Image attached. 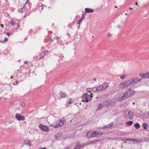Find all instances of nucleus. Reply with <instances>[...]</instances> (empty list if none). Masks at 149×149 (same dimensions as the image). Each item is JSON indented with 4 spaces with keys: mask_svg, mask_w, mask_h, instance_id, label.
Here are the masks:
<instances>
[{
    "mask_svg": "<svg viewBox=\"0 0 149 149\" xmlns=\"http://www.w3.org/2000/svg\"><path fill=\"white\" fill-rule=\"evenodd\" d=\"M67 103L68 104H71L72 103V99H70L67 100Z\"/></svg>",
    "mask_w": 149,
    "mask_h": 149,
    "instance_id": "nucleus-30",
    "label": "nucleus"
},
{
    "mask_svg": "<svg viewBox=\"0 0 149 149\" xmlns=\"http://www.w3.org/2000/svg\"><path fill=\"white\" fill-rule=\"evenodd\" d=\"M103 133L102 132H97V131H90L87 132L86 136L88 138H91L95 136H101Z\"/></svg>",
    "mask_w": 149,
    "mask_h": 149,
    "instance_id": "nucleus-2",
    "label": "nucleus"
},
{
    "mask_svg": "<svg viewBox=\"0 0 149 149\" xmlns=\"http://www.w3.org/2000/svg\"><path fill=\"white\" fill-rule=\"evenodd\" d=\"M113 123H111L110 124H108L104 126L102 128V129L109 128L111 127L113 125Z\"/></svg>",
    "mask_w": 149,
    "mask_h": 149,
    "instance_id": "nucleus-13",
    "label": "nucleus"
},
{
    "mask_svg": "<svg viewBox=\"0 0 149 149\" xmlns=\"http://www.w3.org/2000/svg\"><path fill=\"white\" fill-rule=\"evenodd\" d=\"M59 95L60 96V97L61 98H65L67 96L65 92L63 91H61L60 92Z\"/></svg>",
    "mask_w": 149,
    "mask_h": 149,
    "instance_id": "nucleus-12",
    "label": "nucleus"
},
{
    "mask_svg": "<svg viewBox=\"0 0 149 149\" xmlns=\"http://www.w3.org/2000/svg\"><path fill=\"white\" fill-rule=\"evenodd\" d=\"M64 122L63 120H60L55 122L50 126L55 128H58L63 126L64 124Z\"/></svg>",
    "mask_w": 149,
    "mask_h": 149,
    "instance_id": "nucleus-3",
    "label": "nucleus"
},
{
    "mask_svg": "<svg viewBox=\"0 0 149 149\" xmlns=\"http://www.w3.org/2000/svg\"><path fill=\"white\" fill-rule=\"evenodd\" d=\"M104 107V103L100 104L98 107L97 109L99 110L101 109L102 107Z\"/></svg>",
    "mask_w": 149,
    "mask_h": 149,
    "instance_id": "nucleus-24",
    "label": "nucleus"
},
{
    "mask_svg": "<svg viewBox=\"0 0 149 149\" xmlns=\"http://www.w3.org/2000/svg\"><path fill=\"white\" fill-rule=\"evenodd\" d=\"M133 123V122L132 121H129L128 122L126 123V124L127 125H132Z\"/></svg>",
    "mask_w": 149,
    "mask_h": 149,
    "instance_id": "nucleus-28",
    "label": "nucleus"
},
{
    "mask_svg": "<svg viewBox=\"0 0 149 149\" xmlns=\"http://www.w3.org/2000/svg\"><path fill=\"white\" fill-rule=\"evenodd\" d=\"M59 57L61 60H63L64 58V56L62 54H60L59 55Z\"/></svg>",
    "mask_w": 149,
    "mask_h": 149,
    "instance_id": "nucleus-29",
    "label": "nucleus"
},
{
    "mask_svg": "<svg viewBox=\"0 0 149 149\" xmlns=\"http://www.w3.org/2000/svg\"><path fill=\"white\" fill-rule=\"evenodd\" d=\"M135 93L134 91L131 88L126 91L121 97V100H123L133 96Z\"/></svg>",
    "mask_w": 149,
    "mask_h": 149,
    "instance_id": "nucleus-1",
    "label": "nucleus"
},
{
    "mask_svg": "<svg viewBox=\"0 0 149 149\" xmlns=\"http://www.w3.org/2000/svg\"><path fill=\"white\" fill-rule=\"evenodd\" d=\"M115 7L116 8H117V7L116 6H115Z\"/></svg>",
    "mask_w": 149,
    "mask_h": 149,
    "instance_id": "nucleus-53",
    "label": "nucleus"
},
{
    "mask_svg": "<svg viewBox=\"0 0 149 149\" xmlns=\"http://www.w3.org/2000/svg\"><path fill=\"white\" fill-rule=\"evenodd\" d=\"M65 149H69V148L67 146L65 148Z\"/></svg>",
    "mask_w": 149,
    "mask_h": 149,
    "instance_id": "nucleus-42",
    "label": "nucleus"
},
{
    "mask_svg": "<svg viewBox=\"0 0 149 149\" xmlns=\"http://www.w3.org/2000/svg\"><path fill=\"white\" fill-rule=\"evenodd\" d=\"M6 34L9 36H10V33H7Z\"/></svg>",
    "mask_w": 149,
    "mask_h": 149,
    "instance_id": "nucleus-43",
    "label": "nucleus"
},
{
    "mask_svg": "<svg viewBox=\"0 0 149 149\" xmlns=\"http://www.w3.org/2000/svg\"><path fill=\"white\" fill-rule=\"evenodd\" d=\"M29 2V0H27L26 1V3L25 4V5H26V4L27 3H28Z\"/></svg>",
    "mask_w": 149,
    "mask_h": 149,
    "instance_id": "nucleus-41",
    "label": "nucleus"
},
{
    "mask_svg": "<svg viewBox=\"0 0 149 149\" xmlns=\"http://www.w3.org/2000/svg\"><path fill=\"white\" fill-rule=\"evenodd\" d=\"M148 116H149V113H148Z\"/></svg>",
    "mask_w": 149,
    "mask_h": 149,
    "instance_id": "nucleus-52",
    "label": "nucleus"
},
{
    "mask_svg": "<svg viewBox=\"0 0 149 149\" xmlns=\"http://www.w3.org/2000/svg\"><path fill=\"white\" fill-rule=\"evenodd\" d=\"M111 36V35L109 33H108L107 34V36L108 37H110Z\"/></svg>",
    "mask_w": 149,
    "mask_h": 149,
    "instance_id": "nucleus-39",
    "label": "nucleus"
},
{
    "mask_svg": "<svg viewBox=\"0 0 149 149\" xmlns=\"http://www.w3.org/2000/svg\"><path fill=\"white\" fill-rule=\"evenodd\" d=\"M39 128L43 131L47 132L49 130V127L48 126L40 124L39 125Z\"/></svg>",
    "mask_w": 149,
    "mask_h": 149,
    "instance_id": "nucleus-8",
    "label": "nucleus"
},
{
    "mask_svg": "<svg viewBox=\"0 0 149 149\" xmlns=\"http://www.w3.org/2000/svg\"><path fill=\"white\" fill-rule=\"evenodd\" d=\"M126 141H133L134 143L135 141H136V143H139L140 142V141L139 140H134V139H126Z\"/></svg>",
    "mask_w": 149,
    "mask_h": 149,
    "instance_id": "nucleus-16",
    "label": "nucleus"
},
{
    "mask_svg": "<svg viewBox=\"0 0 149 149\" xmlns=\"http://www.w3.org/2000/svg\"><path fill=\"white\" fill-rule=\"evenodd\" d=\"M142 79L138 78H134L130 79L128 80L130 85H133L136 83H137L139 81H141Z\"/></svg>",
    "mask_w": 149,
    "mask_h": 149,
    "instance_id": "nucleus-7",
    "label": "nucleus"
},
{
    "mask_svg": "<svg viewBox=\"0 0 149 149\" xmlns=\"http://www.w3.org/2000/svg\"><path fill=\"white\" fill-rule=\"evenodd\" d=\"M103 103L104 105V107L106 106L107 107H108L110 105V103L109 101H107L106 102H104Z\"/></svg>",
    "mask_w": 149,
    "mask_h": 149,
    "instance_id": "nucleus-23",
    "label": "nucleus"
},
{
    "mask_svg": "<svg viewBox=\"0 0 149 149\" xmlns=\"http://www.w3.org/2000/svg\"><path fill=\"white\" fill-rule=\"evenodd\" d=\"M97 88L96 89V90L97 91H99L102 90H103L101 85H100L99 86H97Z\"/></svg>",
    "mask_w": 149,
    "mask_h": 149,
    "instance_id": "nucleus-27",
    "label": "nucleus"
},
{
    "mask_svg": "<svg viewBox=\"0 0 149 149\" xmlns=\"http://www.w3.org/2000/svg\"><path fill=\"white\" fill-rule=\"evenodd\" d=\"M1 97H0V100H1Z\"/></svg>",
    "mask_w": 149,
    "mask_h": 149,
    "instance_id": "nucleus-54",
    "label": "nucleus"
},
{
    "mask_svg": "<svg viewBox=\"0 0 149 149\" xmlns=\"http://www.w3.org/2000/svg\"><path fill=\"white\" fill-rule=\"evenodd\" d=\"M125 116L127 119L131 120L133 117L134 113L132 111L127 110L125 112Z\"/></svg>",
    "mask_w": 149,
    "mask_h": 149,
    "instance_id": "nucleus-6",
    "label": "nucleus"
},
{
    "mask_svg": "<svg viewBox=\"0 0 149 149\" xmlns=\"http://www.w3.org/2000/svg\"><path fill=\"white\" fill-rule=\"evenodd\" d=\"M78 37V35H76L75 36V40H76V39Z\"/></svg>",
    "mask_w": 149,
    "mask_h": 149,
    "instance_id": "nucleus-36",
    "label": "nucleus"
},
{
    "mask_svg": "<svg viewBox=\"0 0 149 149\" xmlns=\"http://www.w3.org/2000/svg\"><path fill=\"white\" fill-rule=\"evenodd\" d=\"M57 43L58 45H59L62 47L64 45V44L62 43V42L61 40L57 41Z\"/></svg>",
    "mask_w": 149,
    "mask_h": 149,
    "instance_id": "nucleus-22",
    "label": "nucleus"
},
{
    "mask_svg": "<svg viewBox=\"0 0 149 149\" xmlns=\"http://www.w3.org/2000/svg\"><path fill=\"white\" fill-rule=\"evenodd\" d=\"M19 105L21 106L22 108L24 107L25 106V104L23 102L20 103L19 104Z\"/></svg>",
    "mask_w": 149,
    "mask_h": 149,
    "instance_id": "nucleus-31",
    "label": "nucleus"
},
{
    "mask_svg": "<svg viewBox=\"0 0 149 149\" xmlns=\"http://www.w3.org/2000/svg\"><path fill=\"white\" fill-rule=\"evenodd\" d=\"M16 24V23L14 21V20H12V21L10 22V24L12 26H14Z\"/></svg>",
    "mask_w": 149,
    "mask_h": 149,
    "instance_id": "nucleus-32",
    "label": "nucleus"
},
{
    "mask_svg": "<svg viewBox=\"0 0 149 149\" xmlns=\"http://www.w3.org/2000/svg\"><path fill=\"white\" fill-rule=\"evenodd\" d=\"M1 26L3 28V25L2 24L1 25Z\"/></svg>",
    "mask_w": 149,
    "mask_h": 149,
    "instance_id": "nucleus-45",
    "label": "nucleus"
},
{
    "mask_svg": "<svg viewBox=\"0 0 149 149\" xmlns=\"http://www.w3.org/2000/svg\"><path fill=\"white\" fill-rule=\"evenodd\" d=\"M126 77L125 75H122L120 77V78L121 79H123Z\"/></svg>",
    "mask_w": 149,
    "mask_h": 149,
    "instance_id": "nucleus-34",
    "label": "nucleus"
},
{
    "mask_svg": "<svg viewBox=\"0 0 149 149\" xmlns=\"http://www.w3.org/2000/svg\"><path fill=\"white\" fill-rule=\"evenodd\" d=\"M26 63H27V61H25L24 63L25 64H26Z\"/></svg>",
    "mask_w": 149,
    "mask_h": 149,
    "instance_id": "nucleus-49",
    "label": "nucleus"
},
{
    "mask_svg": "<svg viewBox=\"0 0 149 149\" xmlns=\"http://www.w3.org/2000/svg\"><path fill=\"white\" fill-rule=\"evenodd\" d=\"M93 80L94 81H95L96 80V78H94L93 79Z\"/></svg>",
    "mask_w": 149,
    "mask_h": 149,
    "instance_id": "nucleus-44",
    "label": "nucleus"
},
{
    "mask_svg": "<svg viewBox=\"0 0 149 149\" xmlns=\"http://www.w3.org/2000/svg\"><path fill=\"white\" fill-rule=\"evenodd\" d=\"M51 40L52 41L53 40L52 39Z\"/></svg>",
    "mask_w": 149,
    "mask_h": 149,
    "instance_id": "nucleus-55",
    "label": "nucleus"
},
{
    "mask_svg": "<svg viewBox=\"0 0 149 149\" xmlns=\"http://www.w3.org/2000/svg\"><path fill=\"white\" fill-rule=\"evenodd\" d=\"M8 40V38H5L4 39V41L5 42H7Z\"/></svg>",
    "mask_w": 149,
    "mask_h": 149,
    "instance_id": "nucleus-37",
    "label": "nucleus"
},
{
    "mask_svg": "<svg viewBox=\"0 0 149 149\" xmlns=\"http://www.w3.org/2000/svg\"><path fill=\"white\" fill-rule=\"evenodd\" d=\"M85 15H86L85 14H82V15L81 17V18L79 20V22H78V24H79V25H80L81 24L82 21L84 18Z\"/></svg>",
    "mask_w": 149,
    "mask_h": 149,
    "instance_id": "nucleus-15",
    "label": "nucleus"
},
{
    "mask_svg": "<svg viewBox=\"0 0 149 149\" xmlns=\"http://www.w3.org/2000/svg\"><path fill=\"white\" fill-rule=\"evenodd\" d=\"M92 95H88L87 93H85L82 95L81 97L82 101L84 102H88L91 100Z\"/></svg>",
    "mask_w": 149,
    "mask_h": 149,
    "instance_id": "nucleus-4",
    "label": "nucleus"
},
{
    "mask_svg": "<svg viewBox=\"0 0 149 149\" xmlns=\"http://www.w3.org/2000/svg\"><path fill=\"white\" fill-rule=\"evenodd\" d=\"M15 118L18 121H24L25 120V117L21 116L20 114L17 113L15 115Z\"/></svg>",
    "mask_w": 149,
    "mask_h": 149,
    "instance_id": "nucleus-9",
    "label": "nucleus"
},
{
    "mask_svg": "<svg viewBox=\"0 0 149 149\" xmlns=\"http://www.w3.org/2000/svg\"><path fill=\"white\" fill-rule=\"evenodd\" d=\"M135 5H138V3H136H136H135Z\"/></svg>",
    "mask_w": 149,
    "mask_h": 149,
    "instance_id": "nucleus-47",
    "label": "nucleus"
},
{
    "mask_svg": "<svg viewBox=\"0 0 149 149\" xmlns=\"http://www.w3.org/2000/svg\"><path fill=\"white\" fill-rule=\"evenodd\" d=\"M129 81L126 80L120 83L118 85L119 89H122L126 88L130 86Z\"/></svg>",
    "mask_w": 149,
    "mask_h": 149,
    "instance_id": "nucleus-5",
    "label": "nucleus"
},
{
    "mask_svg": "<svg viewBox=\"0 0 149 149\" xmlns=\"http://www.w3.org/2000/svg\"><path fill=\"white\" fill-rule=\"evenodd\" d=\"M139 76L142 78H149V72L145 74H139Z\"/></svg>",
    "mask_w": 149,
    "mask_h": 149,
    "instance_id": "nucleus-11",
    "label": "nucleus"
},
{
    "mask_svg": "<svg viewBox=\"0 0 149 149\" xmlns=\"http://www.w3.org/2000/svg\"><path fill=\"white\" fill-rule=\"evenodd\" d=\"M84 144H81L79 141H77L76 143V145H77L74 149H80L84 146Z\"/></svg>",
    "mask_w": 149,
    "mask_h": 149,
    "instance_id": "nucleus-10",
    "label": "nucleus"
},
{
    "mask_svg": "<svg viewBox=\"0 0 149 149\" xmlns=\"http://www.w3.org/2000/svg\"><path fill=\"white\" fill-rule=\"evenodd\" d=\"M97 88V87L95 88H91V91H97L96 90V89Z\"/></svg>",
    "mask_w": 149,
    "mask_h": 149,
    "instance_id": "nucleus-33",
    "label": "nucleus"
},
{
    "mask_svg": "<svg viewBox=\"0 0 149 149\" xmlns=\"http://www.w3.org/2000/svg\"><path fill=\"white\" fill-rule=\"evenodd\" d=\"M31 31V32L32 31V30H30V31Z\"/></svg>",
    "mask_w": 149,
    "mask_h": 149,
    "instance_id": "nucleus-51",
    "label": "nucleus"
},
{
    "mask_svg": "<svg viewBox=\"0 0 149 149\" xmlns=\"http://www.w3.org/2000/svg\"><path fill=\"white\" fill-rule=\"evenodd\" d=\"M85 10L86 12L88 13H90L91 12L93 13L94 12V10L93 9L88 8H86L85 9Z\"/></svg>",
    "mask_w": 149,
    "mask_h": 149,
    "instance_id": "nucleus-17",
    "label": "nucleus"
},
{
    "mask_svg": "<svg viewBox=\"0 0 149 149\" xmlns=\"http://www.w3.org/2000/svg\"><path fill=\"white\" fill-rule=\"evenodd\" d=\"M57 136V134H56L55 135V137H56V136Z\"/></svg>",
    "mask_w": 149,
    "mask_h": 149,
    "instance_id": "nucleus-50",
    "label": "nucleus"
},
{
    "mask_svg": "<svg viewBox=\"0 0 149 149\" xmlns=\"http://www.w3.org/2000/svg\"><path fill=\"white\" fill-rule=\"evenodd\" d=\"M39 149H46L45 148H39Z\"/></svg>",
    "mask_w": 149,
    "mask_h": 149,
    "instance_id": "nucleus-46",
    "label": "nucleus"
},
{
    "mask_svg": "<svg viewBox=\"0 0 149 149\" xmlns=\"http://www.w3.org/2000/svg\"><path fill=\"white\" fill-rule=\"evenodd\" d=\"M25 5L21 8L18 9V11L21 13H22L26 10V7H25Z\"/></svg>",
    "mask_w": 149,
    "mask_h": 149,
    "instance_id": "nucleus-18",
    "label": "nucleus"
},
{
    "mask_svg": "<svg viewBox=\"0 0 149 149\" xmlns=\"http://www.w3.org/2000/svg\"><path fill=\"white\" fill-rule=\"evenodd\" d=\"M102 88V90L105 89L107 88L108 86V84L107 83L105 82L102 85H101Z\"/></svg>",
    "mask_w": 149,
    "mask_h": 149,
    "instance_id": "nucleus-14",
    "label": "nucleus"
},
{
    "mask_svg": "<svg viewBox=\"0 0 149 149\" xmlns=\"http://www.w3.org/2000/svg\"><path fill=\"white\" fill-rule=\"evenodd\" d=\"M129 9H130V10H132V9H133V8H129Z\"/></svg>",
    "mask_w": 149,
    "mask_h": 149,
    "instance_id": "nucleus-48",
    "label": "nucleus"
},
{
    "mask_svg": "<svg viewBox=\"0 0 149 149\" xmlns=\"http://www.w3.org/2000/svg\"><path fill=\"white\" fill-rule=\"evenodd\" d=\"M134 126L135 127L136 129H138L140 127V125L138 123H137L135 124L134 125Z\"/></svg>",
    "mask_w": 149,
    "mask_h": 149,
    "instance_id": "nucleus-25",
    "label": "nucleus"
},
{
    "mask_svg": "<svg viewBox=\"0 0 149 149\" xmlns=\"http://www.w3.org/2000/svg\"><path fill=\"white\" fill-rule=\"evenodd\" d=\"M57 43L58 45H59L62 47L64 45V44L62 43V42L61 40L57 41Z\"/></svg>",
    "mask_w": 149,
    "mask_h": 149,
    "instance_id": "nucleus-21",
    "label": "nucleus"
},
{
    "mask_svg": "<svg viewBox=\"0 0 149 149\" xmlns=\"http://www.w3.org/2000/svg\"><path fill=\"white\" fill-rule=\"evenodd\" d=\"M47 52H48L46 51L45 52H43L39 56V58L40 59H42L44 57L45 53L46 52L47 53Z\"/></svg>",
    "mask_w": 149,
    "mask_h": 149,
    "instance_id": "nucleus-19",
    "label": "nucleus"
},
{
    "mask_svg": "<svg viewBox=\"0 0 149 149\" xmlns=\"http://www.w3.org/2000/svg\"><path fill=\"white\" fill-rule=\"evenodd\" d=\"M144 129L146 130L148 128V126L147 123H144L142 125Z\"/></svg>",
    "mask_w": 149,
    "mask_h": 149,
    "instance_id": "nucleus-20",
    "label": "nucleus"
},
{
    "mask_svg": "<svg viewBox=\"0 0 149 149\" xmlns=\"http://www.w3.org/2000/svg\"><path fill=\"white\" fill-rule=\"evenodd\" d=\"M24 143L25 144H26L27 145H28L29 146H31V142L29 141H26Z\"/></svg>",
    "mask_w": 149,
    "mask_h": 149,
    "instance_id": "nucleus-26",
    "label": "nucleus"
},
{
    "mask_svg": "<svg viewBox=\"0 0 149 149\" xmlns=\"http://www.w3.org/2000/svg\"><path fill=\"white\" fill-rule=\"evenodd\" d=\"M56 39L57 41H59V39L61 38L60 37H58V36H56Z\"/></svg>",
    "mask_w": 149,
    "mask_h": 149,
    "instance_id": "nucleus-38",
    "label": "nucleus"
},
{
    "mask_svg": "<svg viewBox=\"0 0 149 149\" xmlns=\"http://www.w3.org/2000/svg\"><path fill=\"white\" fill-rule=\"evenodd\" d=\"M86 90L87 92H90V93H91V88H88L86 89Z\"/></svg>",
    "mask_w": 149,
    "mask_h": 149,
    "instance_id": "nucleus-35",
    "label": "nucleus"
},
{
    "mask_svg": "<svg viewBox=\"0 0 149 149\" xmlns=\"http://www.w3.org/2000/svg\"><path fill=\"white\" fill-rule=\"evenodd\" d=\"M19 27V24H18V25H17V28H16V29H18V28Z\"/></svg>",
    "mask_w": 149,
    "mask_h": 149,
    "instance_id": "nucleus-40",
    "label": "nucleus"
}]
</instances>
